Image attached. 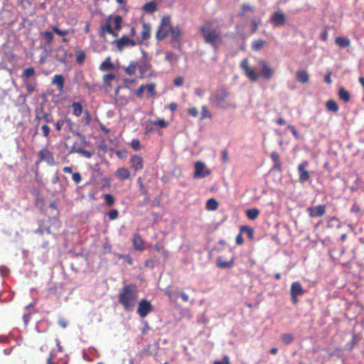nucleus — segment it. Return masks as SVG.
I'll return each instance as SVG.
<instances>
[{
	"label": "nucleus",
	"instance_id": "obj_43",
	"mask_svg": "<svg viewBox=\"0 0 364 364\" xmlns=\"http://www.w3.org/2000/svg\"><path fill=\"white\" fill-rule=\"evenodd\" d=\"M246 11L254 12L255 9L248 4H243L242 5V10L238 13V16L240 17L244 16Z\"/></svg>",
	"mask_w": 364,
	"mask_h": 364
},
{
	"label": "nucleus",
	"instance_id": "obj_45",
	"mask_svg": "<svg viewBox=\"0 0 364 364\" xmlns=\"http://www.w3.org/2000/svg\"><path fill=\"white\" fill-rule=\"evenodd\" d=\"M281 340L284 344H290L291 343L294 338L292 334L291 333H284L281 336Z\"/></svg>",
	"mask_w": 364,
	"mask_h": 364
},
{
	"label": "nucleus",
	"instance_id": "obj_5",
	"mask_svg": "<svg viewBox=\"0 0 364 364\" xmlns=\"http://www.w3.org/2000/svg\"><path fill=\"white\" fill-rule=\"evenodd\" d=\"M122 18L119 15H110L105 23L101 24V33L105 35L107 33L112 36H117V33L114 31H119L122 28Z\"/></svg>",
	"mask_w": 364,
	"mask_h": 364
},
{
	"label": "nucleus",
	"instance_id": "obj_23",
	"mask_svg": "<svg viewBox=\"0 0 364 364\" xmlns=\"http://www.w3.org/2000/svg\"><path fill=\"white\" fill-rule=\"evenodd\" d=\"M270 158L273 162V167L272 168L274 170H276L277 171L281 172L282 171V164L280 162L279 155L276 151H272L270 154Z\"/></svg>",
	"mask_w": 364,
	"mask_h": 364
},
{
	"label": "nucleus",
	"instance_id": "obj_6",
	"mask_svg": "<svg viewBox=\"0 0 364 364\" xmlns=\"http://www.w3.org/2000/svg\"><path fill=\"white\" fill-rule=\"evenodd\" d=\"M172 24L169 18H163L156 33V38L162 41L169 36Z\"/></svg>",
	"mask_w": 364,
	"mask_h": 364
},
{
	"label": "nucleus",
	"instance_id": "obj_44",
	"mask_svg": "<svg viewBox=\"0 0 364 364\" xmlns=\"http://www.w3.org/2000/svg\"><path fill=\"white\" fill-rule=\"evenodd\" d=\"M154 250L157 252L162 254L165 257H168V252L165 249L164 246L160 242H157L154 245Z\"/></svg>",
	"mask_w": 364,
	"mask_h": 364
},
{
	"label": "nucleus",
	"instance_id": "obj_4",
	"mask_svg": "<svg viewBox=\"0 0 364 364\" xmlns=\"http://www.w3.org/2000/svg\"><path fill=\"white\" fill-rule=\"evenodd\" d=\"M230 92L225 87L217 88L210 96V102L216 107L226 109L230 107L235 108L229 100Z\"/></svg>",
	"mask_w": 364,
	"mask_h": 364
},
{
	"label": "nucleus",
	"instance_id": "obj_8",
	"mask_svg": "<svg viewBox=\"0 0 364 364\" xmlns=\"http://www.w3.org/2000/svg\"><path fill=\"white\" fill-rule=\"evenodd\" d=\"M118 50L122 51L126 47H134L136 45H141V41H137L128 36H122L114 41Z\"/></svg>",
	"mask_w": 364,
	"mask_h": 364
},
{
	"label": "nucleus",
	"instance_id": "obj_27",
	"mask_svg": "<svg viewBox=\"0 0 364 364\" xmlns=\"http://www.w3.org/2000/svg\"><path fill=\"white\" fill-rule=\"evenodd\" d=\"M70 107L72 108V113L75 117H80L82 114H84L82 105L77 102H74L71 104Z\"/></svg>",
	"mask_w": 364,
	"mask_h": 364
},
{
	"label": "nucleus",
	"instance_id": "obj_39",
	"mask_svg": "<svg viewBox=\"0 0 364 364\" xmlns=\"http://www.w3.org/2000/svg\"><path fill=\"white\" fill-rule=\"evenodd\" d=\"M36 73L35 69L33 67L27 68L23 70L21 77L23 80H27L28 77L33 76Z\"/></svg>",
	"mask_w": 364,
	"mask_h": 364
},
{
	"label": "nucleus",
	"instance_id": "obj_34",
	"mask_svg": "<svg viewBox=\"0 0 364 364\" xmlns=\"http://www.w3.org/2000/svg\"><path fill=\"white\" fill-rule=\"evenodd\" d=\"M75 56H76V59H75L76 63L78 65H81L83 64V63L85 60L86 53L83 50L78 49V50H76Z\"/></svg>",
	"mask_w": 364,
	"mask_h": 364
},
{
	"label": "nucleus",
	"instance_id": "obj_53",
	"mask_svg": "<svg viewBox=\"0 0 364 364\" xmlns=\"http://www.w3.org/2000/svg\"><path fill=\"white\" fill-rule=\"evenodd\" d=\"M41 131L43 136L46 138L49 137L50 133V128L47 124H43L41 127Z\"/></svg>",
	"mask_w": 364,
	"mask_h": 364
},
{
	"label": "nucleus",
	"instance_id": "obj_61",
	"mask_svg": "<svg viewBox=\"0 0 364 364\" xmlns=\"http://www.w3.org/2000/svg\"><path fill=\"white\" fill-rule=\"evenodd\" d=\"M213 364H230V359L228 355L223 357V360H215Z\"/></svg>",
	"mask_w": 364,
	"mask_h": 364
},
{
	"label": "nucleus",
	"instance_id": "obj_32",
	"mask_svg": "<svg viewBox=\"0 0 364 364\" xmlns=\"http://www.w3.org/2000/svg\"><path fill=\"white\" fill-rule=\"evenodd\" d=\"M138 66V63L135 61H132L129 65L124 68V71L127 75L129 76H132L135 75L136 68Z\"/></svg>",
	"mask_w": 364,
	"mask_h": 364
},
{
	"label": "nucleus",
	"instance_id": "obj_59",
	"mask_svg": "<svg viewBox=\"0 0 364 364\" xmlns=\"http://www.w3.org/2000/svg\"><path fill=\"white\" fill-rule=\"evenodd\" d=\"M119 87L115 91V95L117 97V101L121 102L122 105H127L128 103V100L127 98H121V97L118 96Z\"/></svg>",
	"mask_w": 364,
	"mask_h": 364
},
{
	"label": "nucleus",
	"instance_id": "obj_55",
	"mask_svg": "<svg viewBox=\"0 0 364 364\" xmlns=\"http://www.w3.org/2000/svg\"><path fill=\"white\" fill-rule=\"evenodd\" d=\"M79 154L87 159H90L92 156V153L91 151L82 148L79 149Z\"/></svg>",
	"mask_w": 364,
	"mask_h": 364
},
{
	"label": "nucleus",
	"instance_id": "obj_57",
	"mask_svg": "<svg viewBox=\"0 0 364 364\" xmlns=\"http://www.w3.org/2000/svg\"><path fill=\"white\" fill-rule=\"evenodd\" d=\"M64 118L58 119L54 124L57 131H61L63 126L64 124Z\"/></svg>",
	"mask_w": 364,
	"mask_h": 364
},
{
	"label": "nucleus",
	"instance_id": "obj_10",
	"mask_svg": "<svg viewBox=\"0 0 364 364\" xmlns=\"http://www.w3.org/2000/svg\"><path fill=\"white\" fill-rule=\"evenodd\" d=\"M153 311V306L149 301L143 299L138 304L137 314L144 318Z\"/></svg>",
	"mask_w": 364,
	"mask_h": 364
},
{
	"label": "nucleus",
	"instance_id": "obj_48",
	"mask_svg": "<svg viewBox=\"0 0 364 364\" xmlns=\"http://www.w3.org/2000/svg\"><path fill=\"white\" fill-rule=\"evenodd\" d=\"M105 200L108 206H112L114 203V198L110 193H105L103 195Z\"/></svg>",
	"mask_w": 364,
	"mask_h": 364
},
{
	"label": "nucleus",
	"instance_id": "obj_52",
	"mask_svg": "<svg viewBox=\"0 0 364 364\" xmlns=\"http://www.w3.org/2000/svg\"><path fill=\"white\" fill-rule=\"evenodd\" d=\"M108 216L110 220H114L119 218V211L113 209L108 213Z\"/></svg>",
	"mask_w": 364,
	"mask_h": 364
},
{
	"label": "nucleus",
	"instance_id": "obj_24",
	"mask_svg": "<svg viewBox=\"0 0 364 364\" xmlns=\"http://www.w3.org/2000/svg\"><path fill=\"white\" fill-rule=\"evenodd\" d=\"M64 77L63 75H55L52 79V85H56L58 91H62L64 87Z\"/></svg>",
	"mask_w": 364,
	"mask_h": 364
},
{
	"label": "nucleus",
	"instance_id": "obj_62",
	"mask_svg": "<svg viewBox=\"0 0 364 364\" xmlns=\"http://www.w3.org/2000/svg\"><path fill=\"white\" fill-rule=\"evenodd\" d=\"M144 90H145V85H141L136 91V97L141 98L143 95V92H144Z\"/></svg>",
	"mask_w": 364,
	"mask_h": 364
},
{
	"label": "nucleus",
	"instance_id": "obj_50",
	"mask_svg": "<svg viewBox=\"0 0 364 364\" xmlns=\"http://www.w3.org/2000/svg\"><path fill=\"white\" fill-rule=\"evenodd\" d=\"M130 146L134 151H139L141 149L140 141L138 139H132Z\"/></svg>",
	"mask_w": 364,
	"mask_h": 364
},
{
	"label": "nucleus",
	"instance_id": "obj_7",
	"mask_svg": "<svg viewBox=\"0 0 364 364\" xmlns=\"http://www.w3.org/2000/svg\"><path fill=\"white\" fill-rule=\"evenodd\" d=\"M43 161L50 166H53L55 164L53 154L47 147H44L38 151V159L35 162L36 166L38 168L39 164Z\"/></svg>",
	"mask_w": 364,
	"mask_h": 364
},
{
	"label": "nucleus",
	"instance_id": "obj_40",
	"mask_svg": "<svg viewBox=\"0 0 364 364\" xmlns=\"http://www.w3.org/2000/svg\"><path fill=\"white\" fill-rule=\"evenodd\" d=\"M145 85V89H146L147 91V97H155L156 95L155 89H156V85L155 83H149Z\"/></svg>",
	"mask_w": 364,
	"mask_h": 364
},
{
	"label": "nucleus",
	"instance_id": "obj_63",
	"mask_svg": "<svg viewBox=\"0 0 364 364\" xmlns=\"http://www.w3.org/2000/svg\"><path fill=\"white\" fill-rule=\"evenodd\" d=\"M183 78L182 77H177L173 80V84L176 87H180L183 84Z\"/></svg>",
	"mask_w": 364,
	"mask_h": 364
},
{
	"label": "nucleus",
	"instance_id": "obj_31",
	"mask_svg": "<svg viewBox=\"0 0 364 364\" xmlns=\"http://www.w3.org/2000/svg\"><path fill=\"white\" fill-rule=\"evenodd\" d=\"M338 97L339 98L343 100L344 102H348L350 101V93L349 92L346 90L344 87H341L338 89Z\"/></svg>",
	"mask_w": 364,
	"mask_h": 364
},
{
	"label": "nucleus",
	"instance_id": "obj_9",
	"mask_svg": "<svg viewBox=\"0 0 364 364\" xmlns=\"http://www.w3.org/2000/svg\"><path fill=\"white\" fill-rule=\"evenodd\" d=\"M211 171L207 168L205 164L200 161H196L194 164V174L195 178H205L210 174Z\"/></svg>",
	"mask_w": 364,
	"mask_h": 364
},
{
	"label": "nucleus",
	"instance_id": "obj_20",
	"mask_svg": "<svg viewBox=\"0 0 364 364\" xmlns=\"http://www.w3.org/2000/svg\"><path fill=\"white\" fill-rule=\"evenodd\" d=\"M137 68L140 73V77H144L147 75L151 70V65L146 60L138 63Z\"/></svg>",
	"mask_w": 364,
	"mask_h": 364
},
{
	"label": "nucleus",
	"instance_id": "obj_54",
	"mask_svg": "<svg viewBox=\"0 0 364 364\" xmlns=\"http://www.w3.org/2000/svg\"><path fill=\"white\" fill-rule=\"evenodd\" d=\"M36 118L39 120L44 119L45 122H53L52 117H50V114H48L47 113H43L41 117L36 115Z\"/></svg>",
	"mask_w": 364,
	"mask_h": 364
},
{
	"label": "nucleus",
	"instance_id": "obj_60",
	"mask_svg": "<svg viewBox=\"0 0 364 364\" xmlns=\"http://www.w3.org/2000/svg\"><path fill=\"white\" fill-rule=\"evenodd\" d=\"M72 178L75 183H79L82 181L81 175L78 172L73 173Z\"/></svg>",
	"mask_w": 364,
	"mask_h": 364
},
{
	"label": "nucleus",
	"instance_id": "obj_49",
	"mask_svg": "<svg viewBox=\"0 0 364 364\" xmlns=\"http://www.w3.org/2000/svg\"><path fill=\"white\" fill-rule=\"evenodd\" d=\"M152 124L155 126H159L161 128L166 127L168 123L165 121L164 119H157L151 122Z\"/></svg>",
	"mask_w": 364,
	"mask_h": 364
},
{
	"label": "nucleus",
	"instance_id": "obj_58",
	"mask_svg": "<svg viewBox=\"0 0 364 364\" xmlns=\"http://www.w3.org/2000/svg\"><path fill=\"white\" fill-rule=\"evenodd\" d=\"M188 113L189 115H191L193 117H196L198 115V111L197 108L195 107L188 108Z\"/></svg>",
	"mask_w": 364,
	"mask_h": 364
},
{
	"label": "nucleus",
	"instance_id": "obj_30",
	"mask_svg": "<svg viewBox=\"0 0 364 364\" xmlns=\"http://www.w3.org/2000/svg\"><path fill=\"white\" fill-rule=\"evenodd\" d=\"M142 9L146 13L152 14L157 10V5L155 1H151L146 3L143 6Z\"/></svg>",
	"mask_w": 364,
	"mask_h": 364
},
{
	"label": "nucleus",
	"instance_id": "obj_12",
	"mask_svg": "<svg viewBox=\"0 0 364 364\" xmlns=\"http://www.w3.org/2000/svg\"><path fill=\"white\" fill-rule=\"evenodd\" d=\"M306 212L311 218L322 217L326 213V205L325 204H319L315 206H310L307 208Z\"/></svg>",
	"mask_w": 364,
	"mask_h": 364
},
{
	"label": "nucleus",
	"instance_id": "obj_64",
	"mask_svg": "<svg viewBox=\"0 0 364 364\" xmlns=\"http://www.w3.org/2000/svg\"><path fill=\"white\" fill-rule=\"evenodd\" d=\"M241 232L237 235L235 238V242L237 245H241L244 243V239L242 236Z\"/></svg>",
	"mask_w": 364,
	"mask_h": 364
},
{
	"label": "nucleus",
	"instance_id": "obj_46",
	"mask_svg": "<svg viewBox=\"0 0 364 364\" xmlns=\"http://www.w3.org/2000/svg\"><path fill=\"white\" fill-rule=\"evenodd\" d=\"M178 58L173 52H166L165 55V60L170 62L171 63H175L178 60Z\"/></svg>",
	"mask_w": 364,
	"mask_h": 364
},
{
	"label": "nucleus",
	"instance_id": "obj_18",
	"mask_svg": "<svg viewBox=\"0 0 364 364\" xmlns=\"http://www.w3.org/2000/svg\"><path fill=\"white\" fill-rule=\"evenodd\" d=\"M132 241L134 250L138 251H143L144 250V241L139 233L134 234Z\"/></svg>",
	"mask_w": 364,
	"mask_h": 364
},
{
	"label": "nucleus",
	"instance_id": "obj_11",
	"mask_svg": "<svg viewBox=\"0 0 364 364\" xmlns=\"http://www.w3.org/2000/svg\"><path fill=\"white\" fill-rule=\"evenodd\" d=\"M235 256L232 255L229 259L225 255L218 257L216 259V266L220 269H230L235 264Z\"/></svg>",
	"mask_w": 364,
	"mask_h": 364
},
{
	"label": "nucleus",
	"instance_id": "obj_56",
	"mask_svg": "<svg viewBox=\"0 0 364 364\" xmlns=\"http://www.w3.org/2000/svg\"><path fill=\"white\" fill-rule=\"evenodd\" d=\"M24 84L29 94H31L35 91V87L33 85H31L29 82H28L27 80H24Z\"/></svg>",
	"mask_w": 364,
	"mask_h": 364
},
{
	"label": "nucleus",
	"instance_id": "obj_2",
	"mask_svg": "<svg viewBox=\"0 0 364 364\" xmlns=\"http://www.w3.org/2000/svg\"><path fill=\"white\" fill-rule=\"evenodd\" d=\"M138 299L136 286L134 284L124 285L118 294V301L127 311H132Z\"/></svg>",
	"mask_w": 364,
	"mask_h": 364
},
{
	"label": "nucleus",
	"instance_id": "obj_19",
	"mask_svg": "<svg viewBox=\"0 0 364 364\" xmlns=\"http://www.w3.org/2000/svg\"><path fill=\"white\" fill-rule=\"evenodd\" d=\"M142 31L141 32V39L136 40L137 41H141V44L144 43V41L149 39L151 36V25L149 23H142Z\"/></svg>",
	"mask_w": 364,
	"mask_h": 364
},
{
	"label": "nucleus",
	"instance_id": "obj_14",
	"mask_svg": "<svg viewBox=\"0 0 364 364\" xmlns=\"http://www.w3.org/2000/svg\"><path fill=\"white\" fill-rule=\"evenodd\" d=\"M304 294V290L299 282H294L290 288L291 299L294 304L297 303V296Z\"/></svg>",
	"mask_w": 364,
	"mask_h": 364
},
{
	"label": "nucleus",
	"instance_id": "obj_25",
	"mask_svg": "<svg viewBox=\"0 0 364 364\" xmlns=\"http://www.w3.org/2000/svg\"><path fill=\"white\" fill-rule=\"evenodd\" d=\"M114 69V65L111 61V58L107 57L100 65L99 70L101 71H110Z\"/></svg>",
	"mask_w": 364,
	"mask_h": 364
},
{
	"label": "nucleus",
	"instance_id": "obj_22",
	"mask_svg": "<svg viewBox=\"0 0 364 364\" xmlns=\"http://www.w3.org/2000/svg\"><path fill=\"white\" fill-rule=\"evenodd\" d=\"M296 78L299 82L306 84L309 81V75L307 71L299 69L296 73Z\"/></svg>",
	"mask_w": 364,
	"mask_h": 364
},
{
	"label": "nucleus",
	"instance_id": "obj_26",
	"mask_svg": "<svg viewBox=\"0 0 364 364\" xmlns=\"http://www.w3.org/2000/svg\"><path fill=\"white\" fill-rule=\"evenodd\" d=\"M335 43L340 48H348L350 45V40L347 37H341L338 36L336 37L335 39Z\"/></svg>",
	"mask_w": 364,
	"mask_h": 364
},
{
	"label": "nucleus",
	"instance_id": "obj_15",
	"mask_svg": "<svg viewBox=\"0 0 364 364\" xmlns=\"http://www.w3.org/2000/svg\"><path fill=\"white\" fill-rule=\"evenodd\" d=\"M308 166L309 162L307 161H302L298 166L299 179L301 183H304L310 179V173L306 170Z\"/></svg>",
	"mask_w": 364,
	"mask_h": 364
},
{
	"label": "nucleus",
	"instance_id": "obj_29",
	"mask_svg": "<svg viewBox=\"0 0 364 364\" xmlns=\"http://www.w3.org/2000/svg\"><path fill=\"white\" fill-rule=\"evenodd\" d=\"M115 78V75L112 73H107L103 75V85L107 90H108L111 87V82L114 80Z\"/></svg>",
	"mask_w": 364,
	"mask_h": 364
},
{
	"label": "nucleus",
	"instance_id": "obj_17",
	"mask_svg": "<svg viewBox=\"0 0 364 364\" xmlns=\"http://www.w3.org/2000/svg\"><path fill=\"white\" fill-rule=\"evenodd\" d=\"M131 168L135 171H140L144 168V159L140 155H132L130 158Z\"/></svg>",
	"mask_w": 364,
	"mask_h": 364
},
{
	"label": "nucleus",
	"instance_id": "obj_1",
	"mask_svg": "<svg viewBox=\"0 0 364 364\" xmlns=\"http://www.w3.org/2000/svg\"><path fill=\"white\" fill-rule=\"evenodd\" d=\"M261 68V72L257 73L256 68L251 66L247 58L243 59L240 64L241 70L244 72L245 76L252 82H257L259 77L268 80L272 78L274 70L264 60H259L257 63Z\"/></svg>",
	"mask_w": 364,
	"mask_h": 364
},
{
	"label": "nucleus",
	"instance_id": "obj_37",
	"mask_svg": "<svg viewBox=\"0 0 364 364\" xmlns=\"http://www.w3.org/2000/svg\"><path fill=\"white\" fill-rule=\"evenodd\" d=\"M326 107L328 111L337 112L338 111V105L337 102L333 100H329L326 103Z\"/></svg>",
	"mask_w": 364,
	"mask_h": 364
},
{
	"label": "nucleus",
	"instance_id": "obj_36",
	"mask_svg": "<svg viewBox=\"0 0 364 364\" xmlns=\"http://www.w3.org/2000/svg\"><path fill=\"white\" fill-rule=\"evenodd\" d=\"M245 215L248 219L253 220H255L259 215V210L257 208H250L246 210Z\"/></svg>",
	"mask_w": 364,
	"mask_h": 364
},
{
	"label": "nucleus",
	"instance_id": "obj_13",
	"mask_svg": "<svg viewBox=\"0 0 364 364\" xmlns=\"http://www.w3.org/2000/svg\"><path fill=\"white\" fill-rule=\"evenodd\" d=\"M269 22L275 26H282L287 22L286 15L282 11H276L271 15Z\"/></svg>",
	"mask_w": 364,
	"mask_h": 364
},
{
	"label": "nucleus",
	"instance_id": "obj_16",
	"mask_svg": "<svg viewBox=\"0 0 364 364\" xmlns=\"http://www.w3.org/2000/svg\"><path fill=\"white\" fill-rule=\"evenodd\" d=\"M64 123L70 132L77 136L82 142H85V136L75 129L76 124L70 118L65 117Z\"/></svg>",
	"mask_w": 364,
	"mask_h": 364
},
{
	"label": "nucleus",
	"instance_id": "obj_3",
	"mask_svg": "<svg viewBox=\"0 0 364 364\" xmlns=\"http://www.w3.org/2000/svg\"><path fill=\"white\" fill-rule=\"evenodd\" d=\"M199 31L203 38L204 43L209 44L215 51H217L218 46L223 42L220 32L212 28L210 21H205L204 25L199 28Z\"/></svg>",
	"mask_w": 364,
	"mask_h": 364
},
{
	"label": "nucleus",
	"instance_id": "obj_28",
	"mask_svg": "<svg viewBox=\"0 0 364 364\" xmlns=\"http://www.w3.org/2000/svg\"><path fill=\"white\" fill-rule=\"evenodd\" d=\"M182 31L179 26H171L169 35L173 41L178 42L181 36Z\"/></svg>",
	"mask_w": 364,
	"mask_h": 364
},
{
	"label": "nucleus",
	"instance_id": "obj_21",
	"mask_svg": "<svg viewBox=\"0 0 364 364\" xmlns=\"http://www.w3.org/2000/svg\"><path fill=\"white\" fill-rule=\"evenodd\" d=\"M114 176L121 181H125L130 178L131 173L127 168L122 167L114 172Z\"/></svg>",
	"mask_w": 364,
	"mask_h": 364
},
{
	"label": "nucleus",
	"instance_id": "obj_51",
	"mask_svg": "<svg viewBox=\"0 0 364 364\" xmlns=\"http://www.w3.org/2000/svg\"><path fill=\"white\" fill-rule=\"evenodd\" d=\"M52 30L54 33H55L56 34H58L60 36H65L69 33V30H60L57 26H53Z\"/></svg>",
	"mask_w": 364,
	"mask_h": 364
},
{
	"label": "nucleus",
	"instance_id": "obj_41",
	"mask_svg": "<svg viewBox=\"0 0 364 364\" xmlns=\"http://www.w3.org/2000/svg\"><path fill=\"white\" fill-rule=\"evenodd\" d=\"M41 36L46 41L47 44H50L54 38L53 33L48 31L41 32Z\"/></svg>",
	"mask_w": 364,
	"mask_h": 364
},
{
	"label": "nucleus",
	"instance_id": "obj_35",
	"mask_svg": "<svg viewBox=\"0 0 364 364\" xmlns=\"http://www.w3.org/2000/svg\"><path fill=\"white\" fill-rule=\"evenodd\" d=\"M92 121V117L90 112L87 109L84 110L83 117L80 119V124L82 126L87 127L90 124Z\"/></svg>",
	"mask_w": 364,
	"mask_h": 364
},
{
	"label": "nucleus",
	"instance_id": "obj_47",
	"mask_svg": "<svg viewBox=\"0 0 364 364\" xmlns=\"http://www.w3.org/2000/svg\"><path fill=\"white\" fill-rule=\"evenodd\" d=\"M212 115L208 111L207 107L203 105L201 108L200 119H210Z\"/></svg>",
	"mask_w": 364,
	"mask_h": 364
},
{
	"label": "nucleus",
	"instance_id": "obj_33",
	"mask_svg": "<svg viewBox=\"0 0 364 364\" xmlns=\"http://www.w3.org/2000/svg\"><path fill=\"white\" fill-rule=\"evenodd\" d=\"M267 44L266 41L262 39H258L253 41L251 44V48L254 51L260 50Z\"/></svg>",
	"mask_w": 364,
	"mask_h": 364
},
{
	"label": "nucleus",
	"instance_id": "obj_42",
	"mask_svg": "<svg viewBox=\"0 0 364 364\" xmlns=\"http://www.w3.org/2000/svg\"><path fill=\"white\" fill-rule=\"evenodd\" d=\"M240 230L241 233H246L250 240L254 238V230L252 228L244 225L240 227Z\"/></svg>",
	"mask_w": 364,
	"mask_h": 364
},
{
	"label": "nucleus",
	"instance_id": "obj_38",
	"mask_svg": "<svg viewBox=\"0 0 364 364\" xmlns=\"http://www.w3.org/2000/svg\"><path fill=\"white\" fill-rule=\"evenodd\" d=\"M218 208V203L214 198L208 199L205 204V208L208 210H215Z\"/></svg>",
	"mask_w": 364,
	"mask_h": 364
}]
</instances>
